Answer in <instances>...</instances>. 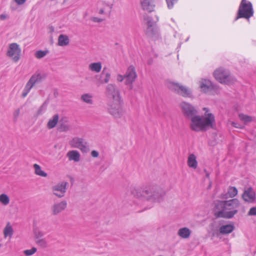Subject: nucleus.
Masks as SVG:
<instances>
[{"label": "nucleus", "mask_w": 256, "mask_h": 256, "mask_svg": "<svg viewBox=\"0 0 256 256\" xmlns=\"http://www.w3.org/2000/svg\"><path fill=\"white\" fill-rule=\"evenodd\" d=\"M132 194L134 197L150 203H159L164 200L165 190L157 186H147L134 189Z\"/></svg>", "instance_id": "1"}, {"label": "nucleus", "mask_w": 256, "mask_h": 256, "mask_svg": "<svg viewBox=\"0 0 256 256\" xmlns=\"http://www.w3.org/2000/svg\"><path fill=\"white\" fill-rule=\"evenodd\" d=\"M215 117L212 114L200 116L196 114L190 119V128L195 132H204L215 126Z\"/></svg>", "instance_id": "2"}, {"label": "nucleus", "mask_w": 256, "mask_h": 256, "mask_svg": "<svg viewBox=\"0 0 256 256\" xmlns=\"http://www.w3.org/2000/svg\"><path fill=\"white\" fill-rule=\"evenodd\" d=\"M240 205V201L236 198H234L228 200L218 201L216 203L215 208L219 216L229 218L238 212L236 208Z\"/></svg>", "instance_id": "3"}, {"label": "nucleus", "mask_w": 256, "mask_h": 256, "mask_svg": "<svg viewBox=\"0 0 256 256\" xmlns=\"http://www.w3.org/2000/svg\"><path fill=\"white\" fill-rule=\"evenodd\" d=\"M200 92L204 94H216L220 92L218 87L207 78H200L198 81Z\"/></svg>", "instance_id": "4"}, {"label": "nucleus", "mask_w": 256, "mask_h": 256, "mask_svg": "<svg viewBox=\"0 0 256 256\" xmlns=\"http://www.w3.org/2000/svg\"><path fill=\"white\" fill-rule=\"evenodd\" d=\"M214 76L221 84H230L236 81L235 78L230 74L228 70L222 68L216 70L214 72Z\"/></svg>", "instance_id": "5"}, {"label": "nucleus", "mask_w": 256, "mask_h": 256, "mask_svg": "<svg viewBox=\"0 0 256 256\" xmlns=\"http://www.w3.org/2000/svg\"><path fill=\"white\" fill-rule=\"evenodd\" d=\"M167 87L172 91L185 98L192 96V90L188 88L171 81L166 82Z\"/></svg>", "instance_id": "6"}, {"label": "nucleus", "mask_w": 256, "mask_h": 256, "mask_svg": "<svg viewBox=\"0 0 256 256\" xmlns=\"http://www.w3.org/2000/svg\"><path fill=\"white\" fill-rule=\"evenodd\" d=\"M253 13L252 4L249 2H246V0H242L236 20L242 18L248 19L253 15Z\"/></svg>", "instance_id": "7"}, {"label": "nucleus", "mask_w": 256, "mask_h": 256, "mask_svg": "<svg viewBox=\"0 0 256 256\" xmlns=\"http://www.w3.org/2000/svg\"><path fill=\"white\" fill-rule=\"evenodd\" d=\"M108 113L116 118H122L124 113L122 102H110L108 105Z\"/></svg>", "instance_id": "8"}, {"label": "nucleus", "mask_w": 256, "mask_h": 256, "mask_svg": "<svg viewBox=\"0 0 256 256\" xmlns=\"http://www.w3.org/2000/svg\"><path fill=\"white\" fill-rule=\"evenodd\" d=\"M106 94L112 100L110 102H122L120 90L115 84H108L106 88Z\"/></svg>", "instance_id": "9"}, {"label": "nucleus", "mask_w": 256, "mask_h": 256, "mask_svg": "<svg viewBox=\"0 0 256 256\" xmlns=\"http://www.w3.org/2000/svg\"><path fill=\"white\" fill-rule=\"evenodd\" d=\"M69 144L71 147L78 148L82 152L86 153L89 151V148L87 142L82 138L78 136L73 138L69 142Z\"/></svg>", "instance_id": "10"}, {"label": "nucleus", "mask_w": 256, "mask_h": 256, "mask_svg": "<svg viewBox=\"0 0 256 256\" xmlns=\"http://www.w3.org/2000/svg\"><path fill=\"white\" fill-rule=\"evenodd\" d=\"M180 108L183 115L190 120L198 114V110L190 103L182 102L180 104Z\"/></svg>", "instance_id": "11"}, {"label": "nucleus", "mask_w": 256, "mask_h": 256, "mask_svg": "<svg viewBox=\"0 0 256 256\" xmlns=\"http://www.w3.org/2000/svg\"><path fill=\"white\" fill-rule=\"evenodd\" d=\"M68 186V183L66 182H58L52 186V193L58 198H62L64 196Z\"/></svg>", "instance_id": "12"}, {"label": "nucleus", "mask_w": 256, "mask_h": 256, "mask_svg": "<svg viewBox=\"0 0 256 256\" xmlns=\"http://www.w3.org/2000/svg\"><path fill=\"white\" fill-rule=\"evenodd\" d=\"M21 49L16 43H12L9 45L6 54L11 58L15 62H17L20 58Z\"/></svg>", "instance_id": "13"}, {"label": "nucleus", "mask_w": 256, "mask_h": 256, "mask_svg": "<svg viewBox=\"0 0 256 256\" xmlns=\"http://www.w3.org/2000/svg\"><path fill=\"white\" fill-rule=\"evenodd\" d=\"M46 78L44 74L36 72L30 78L26 84V88L28 91L30 90L35 84L41 82Z\"/></svg>", "instance_id": "14"}, {"label": "nucleus", "mask_w": 256, "mask_h": 256, "mask_svg": "<svg viewBox=\"0 0 256 256\" xmlns=\"http://www.w3.org/2000/svg\"><path fill=\"white\" fill-rule=\"evenodd\" d=\"M136 77L137 75L134 68L133 66H130L124 74L125 84L126 85H130V88H132V84L135 81Z\"/></svg>", "instance_id": "15"}, {"label": "nucleus", "mask_w": 256, "mask_h": 256, "mask_svg": "<svg viewBox=\"0 0 256 256\" xmlns=\"http://www.w3.org/2000/svg\"><path fill=\"white\" fill-rule=\"evenodd\" d=\"M67 206V202L66 200H61L54 203L50 208L52 215L57 216L64 211Z\"/></svg>", "instance_id": "16"}, {"label": "nucleus", "mask_w": 256, "mask_h": 256, "mask_svg": "<svg viewBox=\"0 0 256 256\" xmlns=\"http://www.w3.org/2000/svg\"><path fill=\"white\" fill-rule=\"evenodd\" d=\"M243 200L249 203H253L256 200V194L252 188H246L242 195Z\"/></svg>", "instance_id": "17"}, {"label": "nucleus", "mask_w": 256, "mask_h": 256, "mask_svg": "<svg viewBox=\"0 0 256 256\" xmlns=\"http://www.w3.org/2000/svg\"><path fill=\"white\" fill-rule=\"evenodd\" d=\"M142 9L148 12L154 11L155 4L154 0H140Z\"/></svg>", "instance_id": "18"}, {"label": "nucleus", "mask_w": 256, "mask_h": 256, "mask_svg": "<svg viewBox=\"0 0 256 256\" xmlns=\"http://www.w3.org/2000/svg\"><path fill=\"white\" fill-rule=\"evenodd\" d=\"M14 228L10 222H8L3 230L4 236L5 238L8 237L11 238L14 234Z\"/></svg>", "instance_id": "19"}, {"label": "nucleus", "mask_w": 256, "mask_h": 256, "mask_svg": "<svg viewBox=\"0 0 256 256\" xmlns=\"http://www.w3.org/2000/svg\"><path fill=\"white\" fill-rule=\"evenodd\" d=\"M178 235L182 238L188 239L190 238L192 231L188 228L184 227L180 228L178 231Z\"/></svg>", "instance_id": "20"}, {"label": "nucleus", "mask_w": 256, "mask_h": 256, "mask_svg": "<svg viewBox=\"0 0 256 256\" xmlns=\"http://www.w3.org/2000/svg\"><path fill=\"white\" fill-rule=\"evenodd\" d=\"M66 156L68 158L69 160L78 162L80 160V154L78 151L72 150L67 153Z\"/></svg>", "instance_id": "21"}, {"label": "nucleus", "mask_w": 256, "mask_h": 256, "mask_svg": "<svg viewBox=\"0 0 256 256\" xmlns=\"http://www.w3.org/2000/svg\"><path fill=\"white\" fill-rule=\"evenodd\" d=\"M144 20L145 24L148 26V32L153 30V27L154 26V22L152 20V16L146 14L144 16Z\"/></svg>", "instance_id": "22"}, {"label": "nucleus", "mask_w": 256, "mask_h": 256, "mask_svg": "<svg viewBox=\"0 0 256 256\" xmlns=\"http://www.w3.org/2000/svg\"><path fill=\"white\" fill-rule=\"evenodd\" d=\"M234 226L232 224H228L222 226L219 229L220 232L222 234H226L232 232Z\"/></svg>", "instance_id": "23"}, {"label": "nucleus", "mask_w": 256, "mask_h": 256, "mask_svg": "<svg viewBox=\"0 0 256 256\" xmlns=\"http://www.w3.org/2000/svg\"><path fill=\"white\" fill-rule=\"evenodd\" d=\"M187 164L188 166L192 168L196 169L198 166V162L196 156L192 154L189 155L188 158Z\"/></svg>", "instance_id": "24"}, {"label": "nucleus", "mask_w": 256, "mask_h": 256, "mask_svg": "<svg viewBox=\"0 0 256 256\" xmlns=\"http://www.w3.org/2000/svg\"><path fill=\"white\" fill-rule=\"evenodd\" d=\"M102 66L100 62L91 63L88 66V68L92 72L98 73L100 72Z\"/></svg>", "instance_id": "25"}, {"label": "nucleus", "mask_w": 256, "mask_h": 256, "mask_svg": "<svg viewBox=\"0 0 256 256\" xmlns=\"http://www.w3.org/2000/svg\"><path fill=\"white\" fill-rule=\"evenodd\" d=\"M59 116L58 114H54L52 118L48 120L47 124V127L49 129L54 128L58 122Z\"/></svg>", "instance_id": "26"}, {"label": "nucleus", "mask_w": 256, "mask_h": 256, "mask_svg": "<svg viewBox=\"0 0 256 256\" xmlns=\"http://www.w3.org/2000/svg\"><path fill=\"white\" fill-rule=\"evenodd\" d=\"M70 42L68 36L66 35L60 34L58 38V45L60 46H66Z\"/></svg>", "instance_id": "27"}, {"label": "nucleus", "mask_w": 256, "mask_h": 256, "mask_svg": "<svg viewBox=\"0 0 256 256\" xmlns=\"http://www.w3.org/2000/svg\"><path fill=\"white\" fill-rule=\"evenodd\" d=\"M101 80H100V84H107L110 79L111 74L108 72H105L104 70L100 74Z\"/></svg>", "instance_id": "28"}, {"label": "nucleus", "mask_w": 256, "mask_h": 256, "mask_svg": "<svg viewBox=\"0 0 256 256\" xmlns=\"http://www.w3.org/2000/svg\"><path fill=\"white\" fill-rule=\"evenodd\" d=\"M80 100L88 104H93V96L92 94L89 93L82 94L80 97Z\"/></svg>", "instance_id": "29"}, {"label": "nucleus", "mask_w": 256, "mask_h": 256, "mask_svg": "<svg viewBox=\"0 0 256 256\" xmlns=\"http://www.w3.org/2000/svg\"><path fill=\"white\" fill-rule=\"evenodd\" d=\"M238 194V190L235 187H230L228 189V193L224 196L223 198H234Z\"/></svg>", "instance_id": "30"}, {"label": "nucleus", "mask_w": 256, "mask_h": 256, "mask_svg": "<svg viewBox=\"0 0 256 256\" xmlns=\"http://www.w3.org/2000/svg\"><path fill=\"white\" fill-rule=\"evenodd\" d=\"M10 202V197L5 194H0V203L4 206H8Z\"/></svg>", "instance_id": "31"}, {"label": "nucleus", "mask_w": 256, "mask_h": 256, "mask_svg": "<svg viewBox=\"0 0 256 256\" xmlns=\"http://www.w3.org/2000/svg\"><path fill=\"white\" fill-rule=\"evenodd\" d=\"M33 234L36 240L42 238L44 235L42 232L36 226H34Z\"/></svg>", "instance_id": "32"}, {"label": "nucleus", "mask_w": 256, "mask_h": 256, "mask_svg": "<svg viewBox=\"0 0 256 256\" xmlns=\"http://www.w3.org/2000/svg\"><path fill=\"white\" fill-rule=\"evenodd\" d=\"M58 130L61 132H66L71 130V126L67 123H61L58 126Z\"/></svg>", "instance_id": "33"}, {"label": "nucleus", "mask_w": 256, "mask_h": 256, "mask_svg": "<svg viewBox=\"0 0 256 256\" xmlns=\"http://www.w3.org/2000/svg\"><path fill=\"white\" fill-rule=\"evenodd\" d=\"M34 169L35 174L36 175L40 176H46L47 174L46 172L41 170L40 166L38 164H34Z\"/></svg>", "instance_id": "34"}, {"label": "nucleus", "mask_w": 256, "mask_h": 256, "mask_svg": "<svg viewBox=\"0 0 256 256\" xmlns=\"http://www.w3.org/2000/svg\"><path fill=\"white\" fill-rule=\"evenodd\" d=\"M239 118L241 120L245 123L250 122L252 120V118L250 116L240 114H239Z\"/></svg>", "instance_id": "35"}, {"label": "nucleus", "mask_w": 256, "mask_h": 256, "mask_svg": "<svg viewBox=\"0 0 256 256\" xmlns=\"http://www.w3.org/2000/svg\"><path fill=\"white\" fill-rule=\"evenodd\" d=\"M36 243L42 248H46L48 246V242L45 238H40L36 240Z\"/></svg>", "instance_id": "36"}, {"label": "nucleus", "mask_w": 256, "mask_h": 256, "mask_svg": "<svg viewBox=\"0 0 256 256\" xmlns=\"http://www.w3.org/2000/svg\"><path fill=\"white\" fill-rule=\"evenodd\" d=\"M48 50H38L35 53V56L37 58H42L45 56L48 53Z\"/></svg>", "instance_id": "37"}, {"label": "nucleus", "mask_w": 256, "mask_h": 256, "mask_svg": "<svg viewBox=\"0 0 256 256\" xmlns=\"http://www.w3.org/2000/svg\"><path fill=\"white\" fill-rule=\"evenodd\" d=\"M98 7L100 8H105L106 7H111L112 5L110 4V3L106 0H100L98 2L97 4Z\"/></svg>", "instance_id": "38"}, {"label": "nucleus", "mask_w": 256, "mask_h": 256, "mask_svg": "<svg viewBox=\"0 0 256 256\" xmlns=\"http://www.w3.org/2000/svg\"><path fill=\"white\" fill-rule=\"evenodd\" d=\"M37 249L36 248L33 247L30 250H26L23 251V253L26 256H30L36 252Z\"/></svg>", "instance_id": "39"}, {"label": "nucleus", "mask_w": 256, "mask_h": 256, "mask_svg": "<svg viewBox=\"0 0 256 256\" xmlns=\"http://www.w3.org/2000/svg\"><path fill=\"white\" fill-rule=\"evenodd\" d=\"M248 215L250 216H256V206L250 208L248 212Z\"/></svg>", "instance_id": "40"}, {"label": "nucleus", "mask_w": 256, "mask_h": 256, "mask_svg": "<svg viewBox=\"0 0 256 256\" xmlns=\"http://www.w3.org/2000/svg\"><path fill=\"white\" fill-rule=\"evenodd\" d=\"M178 0H166L168 7V8H172L174 3L176 2Z\"/></svg>", "instance_id": "41"}, {"label": "nucleus", "mask_w": 256, "mask_h": 256, "mask_svg": "<svg viewBox=\"0 0 256 256\" xmlns=\"http://www.w3.org/2000/svg\"><path fill=\"white\" fill-rule=\"evenodd\" d=\"M90 20L94 22H98V23L101 22L103 21V19L98 18V17H95V16L92 17L90 18Z\"/></svg>", "instance_id": "42"}, {"label": "nucleus", "mask_w": 256, "mask_h": 256, "mask_svg": "<svg viewBox=\"0 0 256 256\" xmlns=\"http://www.w3.org/2000/svg\"><path fill=\"white\" fill-rule=\"evenodd\" d=\"M230 124L232 126L236 128H242V126L240 124L236 123V122H230Z\"/></svg>", "instance_id": "43"}, {"label": "nucleus", "mask_w": 256, "mask_h": 256, "mask_svg": "<svg viewBox=\"0 0 256 256\" xmlns=\"http://www.w3.org/2000/svg\"><path fill=\"white\" fill-rule=\"evenodd\" d=\"M20 108H18L14 111V112L13 113V116L15 118H16L18 117V116L20 114Z\"/></svg>", "instance_id": "44"}, {"label": "nucleus", "mask_w": 256, "mask_h": 256, "mask_svg": "<svg viewBox=\"0 0 256 256\" xmlns=\"http://www.w3.org/2000/svg\"><path fill=\"white\" fill-rule=\"evenodd\" d=\"M91 156L94 158H98L99 156V152L96 150H92L91 152Z\"/></svg>", "instance_id": "45"}, {"label": "nucleus", "mask_w": 256, "mask_h": 256, "mask_svg": "<svg viewBox=\"0 0 256 256\" xmlns=\"http://www.w3.org/2000/svg\"><path fill=\"white\" fill-rule=\"evenodd\" d=\"M124 79H125L124 75L118 74L116 78V80L120 82H122Z\"/></svg>", "instance_id": "46"}, {"label": "nucleus", "mask_w": 256, "mask_h": 256, "mask_svg": "<svg viewBox=\"0 0 256 256\" xmlns=\"http://www.w3.org/2000/svg\"><path fill=\"white\" fill-rule=\"evenodd\" d=\"M26 0H14L15 2L18 4V5H22L23 4Z\"/></svg>", "instance_id": "47"}, {"label": "nucleus", "mask_w": 256, "mask_h": 256, "mask_svg": "<svg viewBox=\"0 0 256 256\" xmlns=\"http://www.w3.org/2000/svg\"><path fill=\"white\" fill-rule=\"evenodd\" d=\"M98 14H104V8H100V7H98Z\"/></svg>", "instance_id": "48"}, {"label": "nucleus", "mask_w": 256, "mask_h": 256, "mask_svg": "<svg viewBox=\"0 0 256 256\" xmlns=\"http://www.w3.org/2000/svg\"><path fill=\"white\" fill-rule=\"evenodd\" d=\"M7 18V16L4 14H2L0 15V19L1 20H4Z\"/></svg>", "instance_id": "49"}, {"label": "nucleus", "mask_w": 256, "mask_h": 256, "mask_svg": "<svg viewBox=\"0 0 256 256\" xmlns=\"http://www.w3.org/2000/svg\"><path fill=\"white\" fill-rule=\"evenodd\" d=\"M24 92L23 93V96L24 97L26 96L27 94L30 92V90L28 91V90L26 88V86H25L24 89Z\"/></svg>", "instance_id": "50"}, {"label": "nucleus", "mask_w": 256, "mask_h": 256, "mask_svg": "<svg viewBox=\"0 0 256 256\" xmlns=\"http://www.w3.org/2000/svg\"><path fill=\"white\" fill-rule=\"evenodd\" d=\"M203 110L205 112L204 115H205L206 114H210L209 112H208V111H209V110H208V108H203Z\"/></svg>", "instance_id": "51"}, {"label": "nucleus", "mask_w": 256, "mask_h": 256, "mask_svg": "<svg viewBox=\"0 0 256 256\" xmlns=\"http://www.w3.org/2000/svg\"><path fill=\"white\" fill-rule=\"evenodd\" d=\"M42 106L39 109L38 111V114H42Z\"/></svg>", "instance_id": "52"}, {"label": "nucleus", "mask_w": 256, "mask_h": 256, "mask_svg": "<svg viewBox=\"0 0 256 256\" xmlns=\"http://www.w3.org/2000/svg\"><path fill=\"white\" fill-rule=\"evenodd\" d=\"M215 234H216L215 232H213L212 233V236H214Z\"/></svg>", "instance_id": "53"}, {"label": "nucleus", "mask_w": 256, "mask_h": 256, "mask_svg": "<svg viewBox=\"0 0 256 256\" xmlns=\"http://www.w3.org/2000/svg\"><path fill=\"white\" fill-rule=\"evenodd\" d=\"M209 174H209V173H207V172H206V176H209Z\"/></svg>", "instance_id": "54"}, {"label": "nucleus", "mask_w": 256, "mask_h": 256, "mask_svg": "<svg viewBox=\"0 0 256 256\" xmlns=\"http://www.w3.org/2000/svg\"><path fill=\"white\" fill-rule=\"evenodd\" d=\"M211 186V184H210V185L208 186V188H210Z\"/></svg>", "instance_id": "55"}, {"label": "nucleus", "mask_w": 256, "mask_h": 256, "mask_svg": "<svg viewBox=\"0 0 256 256\" xmlns=\"http://www.w3.org/2000/svg\"><path fill=\"white\" fill-rule=\"evenodd\" d=\"M2 246V244H0V248Z\"/></svg>", "instance_id": "56"}]
</instances>
